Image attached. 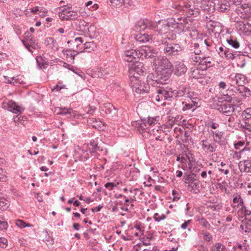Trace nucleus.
I'll list each match as a JSON object with an SVG mask.
<instances>
[{"instance_id":"2","label":"nucleus","mask_w":251,"mask_h":251,"mask_svg":"<svg viewBox=\"0 0 251 251\" xmlns=\"http://www.w3.org/2000/svg\"><path fill=\"white\" fill-rule=\"evenodd\" d=\"M85 145L86 149H82V152L80 154L81 161H85L92 156L95 158H98L100 152L103 151V142L99 137L91 139L89 142Z\"/></svg>"},{"instance_id":"13","label":"nucleus","mask_w":251,"mask_h":251,"mask_svg":"<svg viewBox=\"0 0 251 251\" xmlns=\"http://www.w3.org/2000/svg\"><path fill=\"white\" fill-rule=\"evenodd\" d=\"M80 13L72 10V7H67L62 9L59 13V16L62 21L76 20L79 17Z\"/></svg>"},{"instance_id":"36","label":"nucleus","mask_w":251,"mask_h":251,"mask_svg":"<svg viewBox=\"0 0 251 251\" xmlns=\"http://www.w3.org/2000/svg\"><path fill=\"white\" fill-rule=\"evenodd\" d=\"M37 66L40 69H46L49 65L47 58L42 56H37L36 58Z\"/></svg>"},{"instance_id":"32","label":"nucleus","mask_w":251,"mask_h":251,"mask_svg":"<svg viewBox=\"0 0 251 251\" xmlns=\"http://www.w3.org/2000/svg\"><path fill=\"white\" fill-rule=\"evenodd\" d=\"M22 43L25 48L31 47L34 50H37L40 48L37 40L34 37L26 39V41L23 40Z\"/></svg>"},{"instance_id":"35","label":"nucleus","mask_w":251,"mask_h":251,"mask_svg":"<svg viewBox=\"0 0 251 251\" xmlns=\"http://www.w3.org/2000/svg\"><path fill=\"white\" fill-rule=\"evenodd\" d=\"M89 121V123L92 124V126L95 128L100 131L104 130L105 125L101 121L94 118H90Z\"/></svg>"},{"instance_id":"62","label":"nucleus","mask_w":251,"mask_h":251,"mask_svg":"<svg viewBox=\"0 0 251 251\" xmlns=\"http://www.w3.org/2000/svg\"><path fill=\"white\" fill-rule=\"evenodd\" d=\"M86 6L89 7V9L90 10H95L98 8L99 6L98 5L97 3H94L93 4V1H89L85 4Z\"/></svg>"},{"instance_id":"1","label":"nucleus","mask_w":251,"mask_h":251,"mask_svg":"<svg viewBox=\"0 0 251 251\" xmlns=\"http://www.w3.org/2000/svg\"><path fill=\"white\" fill-rule=\"evenodd\" d=\"M172 9L175 13H181L183 16L176 19L177 22H181L184 24L186 27V24L188 23V17L193 16L197 17L200 15V9L195 6L193 2L189 0H181L179 1L173 3L172 5Z\"/></svg>"},{"instance_id":"59","label":"nucleus","mask_w":251,"mask_h":251,"mask_svg":"<svg viewBox=\"0 0 251 251\" xmlns=\"http://www.w3.org/2000/svg\"><path fill=\"white\" fill-rule=\"evenodd\" d=\"M241 87L239 88L238 90L240 91V93H244L245 95H242L244 97H246L247 94L251 95V91L250 90L246 87H244L243 85L241 86Z\"/></svg>"},{"instance_id":"51","label":"nucleus","mask_w":251,"mask_h":251,"mask_svg":"<svg viewBox=\"0 0 251 251\" xmlns=\"http://www.w3.org/2000/svg\"><path fill=\"white\" fill-rule=\"evenodd\" d=\"M128 53H130V55H131L132 56V57L135 60H137L141 58H142L140 49L128 50Z\"/></svg>"},{"instance_id":"4","label":"nucleus","mask_w":251,"mask_h":251,"mask_svg":"<svg viewBox=\"0 0 251 251\" xmlns=\"http://www.w3.org/2000/svg\"><path fill=\"white\" fill-rule=\"evenodd\" d=\"M128 84L132 91L138 94H144L149 92L150 85L139 79L138 76H132L129 78Z\"/></svg>"},{"instance_id":"48","label":"nucleus","mask_w":251,"mask_h":251,"mask_svg":"<svg viewBox=\"0 0 251 251\" xmlns=\"http://www.w3.org/2000/svg\"><path fill=\"white\" fill-rule=\"evenodd\" d=\"M197 221L203 227L208 229H210L211 226L210 224L203 217H198Z\"/></svg>"},{"instance_id":"63","label":"nucleus","mask_w":251,"mask_h":251,"mask_svg":"<svg viewBox=\"0 0 251 251\" xmlns=\"http://www.w3.org/2000/svg\"><path fill=\"white\" fill-rule=\"evenodd\" d=\"M125 60L129 62H132L134 63L136 60H135L132 56L130 55V53H128V50L125 51Z\"/></svg>"},{"instance_id":"20","label":"nucleus","mask_w":251,"mask_h":251,"mask_svg":"<svg viewBox=\"0 0 251 251\" xmlns=\"http://www.w3.org/2000/svg\"><path fill=\"white\" fill-rule=\"evenodd\" d=\"M195 5L199 8L200 11L201 9L208 14H211L215 10V1L211 0H203V1Z\"/></svg>"},{"instance_id":"26","label":"nucleus","mask_w":251,"mask_h":251,"mask_svg":"<svg viewBox=\"0 0 251 251\" xmlns=\"http://www.w3.org/2000/svg\"><path fill=\"white\" fill-rule=\"evenodd\" d=\"M187 68L186 65L181 62L177 61L175 63L174 67L173 66V72L177 76H181L185 74Z\"/></svg>"},{"instance_id":"37","label":"nucleus","mask_w":251,"mask_h":251,"mask_svg":"<svg viewBox=\"0 0 251 251\" xmlns=\"http://www.w3.org/2000/svg\"><path fill=\"white\" fill-rule=\"evenodd\" d=\"M62 52L64 55H66L67 58L70 57L72 60H74L77 54L83 52V51H76L75 50L72 49H64Z\"/></svg>"},{"instance_id":"15","label":"nucleus","mask_w":251,"mask_h":251,"mask_svg":"<svg viewBox=\"0 0 251 251\" xmlns=\"http://www.w3.org/2000/svg\"><path fill=\"white\" fill-rule=\"evenodd\" d=\"M234 22L236 23L235 25L237 30L246 36L251 35V24L247 21H242L238 17H235Z\"/></svg>"},{"instance_id":"24","label":"nucleus","mask_w":251,"mask_h":251,"mask_svg":"<svg viewBox=\"0 0 251 251\" xmlns=\"http://www.w3.org/2000/svg\"><path fill=\"white\" fill-rule=\"evenodd\" d=\"M215 10L220 12H227L230 7L228 0H217L215 1Z\"/></svg>"},{"instance_id":"41","label":"nucleus","mask_w":251,"mask_h":251,"mask_svg":"<svg viewBox=\"0 0 251 251\" xmlns=\"http://www.w3.org/2000/svg\"><path fill=\"white\" fill-rule=\"evenodd\" d=\"M45 44L47 45H51V48L54 50H57L59 49L58 44L54 38L53 37H48L45 39Z\"/></svg>"},{"instance_id":"8","label":"nucleus","mask_w":251,"mask_h":251,"mask_svg":"<svg viewBox=\"0 0 251 251\" xmlns=\"http://www.w3.org/2000/svg\"><path fill=\"white\" fill-rule=\"evenodd\" d=\"M162 44L164 45V52L168 56L178 55L183 49L179 44L169 43L167 41H162Z\"/></svg>"},{"instance_id":"6","label":"nucleus","mask_w":251,"mask_h":251,"mask_svg":"<svg viewBox=\"0 0 251 251\" xmlns=\"http://www.w3.org/2000/svg\"><path fill=\"white\" fill-rule=\"evenodd\" d=\"M225 97L221 98L225 100L226 102L222 103L220 104H217V109L221 113H223L226 116H230L235 111V105L231 104L230 102L231 101L232 98L228 96L227 94L226 95H224Z\"/></svg>"},{"instance_id":"5","label":"nucleus","mask_w":251,"mask_h":251,"mask_svg":"<svg viewBox=\"0 0 251 251\" xmlns=\"http://www.w3.org/2000/svg\"><path fill=\"white\" fill-rule=\"evenodd\" d=\"M154 99L157 101H172L174 100L173 96L172 88L166 87H156L154 93Z\"/></svg>"},{"instance_id":"9","label":"nucleus","mask_w":251,"mask_h":251,"mask_svg":"<svg viewBox=\"0 0 251 251\" xmlns=\"http://www.w3.org/2000/svg\"><path fill=\"white\" fill-rule=\"evenodd\" d=\"M146 69L143 63L136 61L134 63L128 65V76H138L137 75H144L146 74Z\"/></svg>"},{"instance_id":"58","label":"nucleus","mask_w":251,"mask_h":251,"mask_svg":"<svg viewBox=\"0 0 251 251\" xmlns=\"http://www.w3.org/2000/svg\"><path fill=\"white\" fill-rule=\"evenodd\" d=\"M16 226L20 227L21 228H25L26 227H31L33 226L28 223H26L24 221L21 220H18L16 222Z\"/></svg>"},{"instance_id":"61","label":"nucleus","mask_w":251,"mask_h":251,"mask_svg":"<svg viewBox=\"0 0 251 251\" xmlns=\"http://www.w3.org/2000/svg\"><path fill=\"white\" fill-rule=\"evenodd\" d=\"M187 97L190 99V101L193 102L194 100L198 102V104H199L200 99L198 97H197L193 93H187Z\"/></svg>"},{"instance_id":"49","label":"nucleus","mask_w":251,"mask_h":251,"mask_svg":"<svg viewBox=\"0 0 251 251\" xmlns=\"http://www.w3.org/2000/svg\"><path fill=\"white\" fill-rule=\"evenodd\" d=\"M194 54H191L189 57V61L195 65L199 66L201 61V55L198 56Z\"/></svg>"},{"instance_id":"55","label":"nucleus","mask_w":251,"mask_h":251,"mask_svg":"<svg viewBox=\"0 0 251 251\" xmlns=\"http://www.w3.org/2000/svg\"><path fill=\"white\" fill-rule=\"evenodd\" d=\"M227 43L234 49H238L240 46L239 43L236 39H234L232 37L226 39Z\"/></svg>"},{"instance_id":"43","label":"nucleus","mask_w":251,"mask_h":251,"mask_svg":"<svg viewBox=\"0 0 251 251\" xmlns=\"http://www.w3.org/2000/svg\"><path fill=\"white\" fill-rule=\"evenodd\" d=\"M239 55V54H238L237 51H234L231 49L226 48V55L224 57L225 58L233 60Z\"/></svg>"},{"instance_id":"30","label":"nucleus","mask_w":251,"mask_h":251,"mask_svg":"<svg viewBox=\"0 0 251 251\" xmlns=\"http://www.w3.org/2000/svg\"><path fill=\"white\" fill-rule=\"evenodd\" d=\"M182 104L183 105L182 110L186 112H193L200 106V104H198V102L195 100L193 102H190V100H188V102L183 101Z\"/></svg>"},{"instance_id":"53","label":"nucleus","mask_w":251,"mask_h":251,"mask_svg":"<svg viewBox=\"0 0 251 251\" xmlns=\"http://www.w3.org/2000/svg\"><path fill=\"white\" fill-rule=\"evenodd\" d=\"M194 188V193L197 194L200 192V189L201 188V183L198 179L194 180L191 183Z\"/></svg>"},{"instance_id":"14","label":"nucleus","mask_w":251,"mask_h":251,"mask_svg":"<svg viewBox=\"0 0 251 251\" xmlns=\"http://www.w3.org/2000/svg\"><path fill=\"white\" fill-rule=\"evenodd\" d=\"M156 70L173 72V65L165 57L160 56L155 61Z\"/></svg>"},{"instance_id":"46","label":"nucleus","mask_w":251,"mask_h":251,"mask_svg":"<svg viewBox=\"0 0 251 251\" xmlns=\"http://www.w3.org/2000/svg\"><path fill=\"white\" fill-rule=\"evenodd\" d=\"M59 111L58 114L60 115L67 116L73 113L74 110L72 108H67L65 107H58Z\"/></svg>"},{"instance_id":"64","label":"nucleus","mask_w":251,"mask_h":251,"mask_svg":"<svg viewBox=\"0 0 251 251\" xmlns=\"http://www.w3.org/2000/svg\"><path fill=\"white\" fill-rule=\"evenodd\" d=\"M8 207L7 203L6 201L3 198H0V209L1 210H4L7 209Z\"/></svg>"},{"instance_id":"17","label":"nucleus","mask_w":251,"mask_h":251,"mask_svg":"<svg viewBox=\"0 0 251 251\" xmlns=\"http://www.w3.org/2000/svg\"><path fill=\"white\" fill-rule=\"evenodd\" d=\"M157 23L149 20L147 19L141 20L136 24V28H139L141 31H144L146 29H151L155 30L157 27Z\"/></svg>"},{"instance_id":"16","label":"nucleus","mask_w":251,"mask_h":251,"mask_svg":"<svg viewBox=\"0 0 251 251\" xmlns=\"http://www.w3.org/2000/svg\"><path fill=\"white\" fill-rule=\"evenodd\" d=\"M234 148L236 150H239V155L238 156V153L235 152L237 154V157L238 159L241 158V155H247V153H250L251 152V146H250L249 142H246L245 141L241 140L238 141L236 143L234 144Z\"/></svg>"},{"instance_id":"33","label":"nucleus","mask_w":251,"mask_h":251,"mask_svg":"<svg viewBox=\"0 0 251 251\" xmlns=\"http://www.w3.org/2000/svg\"><path fill=\"white\" fill-rule=\"evenodd\" d=\"M141 51L142 58H151L154 57L153 54L155 53L153 50L151 49L150 47L144 46L140 49Z\"/></svg>"},{"instance_id":"10","label":"nucleus","mask_w":251,"mask_h":251,"mask_svg":"<svg viewBox=\"0 0 251 251\" xmlns=\"http://www.w3.org/2000/svg\"><path fill=\"white\" fill-rule=\"evenodd\" d=\"M239 219L242 221L239 229L243 233L251 232V210L243 213L242 215H238Z\"/></svg>"},{"instance_id":"31","label":"nucleus","mask_w":251,"mask_h":251,"mask_svg":"<svg viewBox=\"0 0 251 251\" xmlns=\"http://www.w3.org/2000/svg\"><path fill=\"white\" fill-rule=\"evenodd\" d=\"M147 82H148L149 85H151L152 86L156 87L161 85L160 84V79L158 76V74H156L155 72V74L151 73L148 75L147 77Z\"/></svg>"},{"instance_id":"45","label":"nucleus","mask_w":251,"mask_h":251,"mask_svg":"<svg viewBox=\"0 0 251 251\" xmlns=\"http://www.w3.org/2000/svg\"><path fill=\"white\" fill-rule=\"evenodd\" d=\"M211 133L213 137L214 142L220 144L222 141V138L224 134L223 132L219 130H215L212 131Z\"/></svg>"},{"instance_id":"27","label":"nucleus","mask_w":251,"mask_h":251,"mask_svg":"<svg viewBox=\"0 0 251 251\" xmlns=\"http://www.w3.org/2000/svg\"><path fill=\"white\" fill-rule=\"evenodd\" d=\"M155 73L158 74V76L160 79V84L163 85L168 84L169 82L170 78L173 72L160 71L155 70Z\"/></svg>"},{"instance_id":"54","label":"nucleus","mask_w":251,"mask_h":251,"mask_svg":"<svg viewBox=\"0 0 251 251\" xmlns=\"http://www.w3.org/2000/svg\"><path fill=\"white\" fill-rule=\"evenodd\" d=\"M152 239V236L150 235L147 236L146 235L142 234L140 237V239L142 241L143 244L145 246L151 245V240Z\"/></svg>"},{"instance_id":"18","label":"nucleus","mask_w":251,"mask_h":251,"mask_svg":"<svg viewBox=\"0 0 251 251\" xmlns=\"http://www.w3.org/2000/svg\"><path fill=\"white\" fill-rule=\"evenodd\" d=\"M2 107L14 114H21L25 110V108L22 106L18 105L12 100L3 102L2 103Z\"/></svg>"},{"instance_id":"7","label":"nucleus","mask_w":251,"mask_h":251,"mask_svg":"<svg viewBox=\"0 0 251 251\" xmlns=\"http://www.w3.org/2000/svg\"><path fill=\"white\" fill-rule=\"evenodd\" d=\"M236 16H239L242 19L249 20L251 18V6L249 3H243L237 6L235 13H232L231 18L234 19Z\"/></svg>"},{"instance_id":"12","label":"nucleus","mask_w":251,"mask_h":251,"mask_svg":"<svg viewBox=\"0 0 251 251\" xmlns=\"http://www.w3.org/2000/svg\"><path fill=\"white\" fill-rule=\"evenodd\" d=\"M232 201L233 204L231 205V207L236 209L239 207V209L237 211V215H242L243 213L250 210L245 205L243 199L241 196L238 194L233 195Z\"/></svg>"},{"instance_id":"19","label":"nucleus","mask_w":251,"mask_h":251,"mask_svg":"<svg viewBox=\"0 0 251 251\" xmlns=\"http://www.w3.org/2000/svg\"><path fill=\"white\" fill-rule=\"evenodd\" d=\"M227 79L230 82L231 85H235L242 86L247 81L245 75L242 74H231L227 77Z\"/></svg>"},{"instance_id":"25","label":"nucleus","mask_w":251,"mask_h":251,"mask_svg":"<svg viewBox=\"0 0 251 251\" xmlns=\"http://www.w3.org/2000/svg\"><path fill=\"white\" fill-rule=\"evenodd\" d=\"M247 159L240 161L238 163V167L242 173H251V155H246Z\"/></svg>"},{"instance_id":"11","label":"nucleus","mask_w":251,"mask_h":251,"mask_svg":"<svg viewBox=\"0 0 251 251\" xmlns=\"http://www.w3.org/2000/svg\"><path fill=\"white\" fill-rule=\"evenodd\" d=\"M161 28L157 29L158 34L162 36V41L169 40L173 41L176 39V32L174 30H171L169 29L170 24H166L163 25Z\"/></svg>"},{"instance_id":"29","label":"nucleus","mask_w":251,"mask_h":251,"mask_svg":"<svg viewBox=\"0 0 251 251\" xmlns=\"http://www.w3.org/2000/svg\"><path fill=\"white\" fill-rule=\"evenodd\" d=\"M187 85L183 84L178 86L176 89L172 88L173 98L175 100L183 97L186 93Z\"/></svg>"},{"instance_id":"23","label":"nucleus","mask_w":251,"mask_h":251,"mask_svg":"<svg viewBox=\"0 0 251 251\" xmlns=\"http://www.w3.org/2000/svg\"><path fill=\"white\" fill-rule=\"evenodd\" d=\"M200 145L204 151L210 153L214 152L217 148L215 143L207 139L201 140L200 142Z\"/></svg>"},{"instance_id":"52","label":"nucleus","mask_w":251,"mask_h":251,"mask_svg":"<svg viewBox=\"0 0 251 251\" xmlns=\"http://www.w3.org/2000/svg\"><path fill=\"white\" fill-rule=\"evenodd\" d=\"M87 23L84 20H80L76 23V28L78 31H84L86 30Z\"/></svg>"},{"instance_id":"38","label":"nucleus","mask_w":251,"mask_h":251,"mask_svg":"<svg viewBox=\"0 0 251 251\" xmlns=\"http://www.w3.org/2000/svg\"><path fill=\"white\" fill-rule=\"evenodd\" d=\"M200 42L201 43L200 45L201 46V48L203 49V50H206L207 51L209 52L212 51V47L214 46L213 42L210 39H205L203 40L201 39L200 40Z\"/></svg>"},{"instance_id":"44","label":"nucleus","mask_w":251,"mask_h":251,"mask_svg":"<svg viewBox=\"0 0 251 251\" xmlns=\"http://www.w3.org/2000/svg\"><path fill=\"white\" fill-rule=\"evenodd\" d=\"M239 55V54H238L237 51H234L231 49L226 48V55L224 57L225 58L233 60Z\"/></svg>"},{"instance_id":"40","label":"nucleus","mask_w":251,"mask_h":251,"mask_svg":"<svg viewBox=\"0 0 251 251\" xmlns=\"http://www.w3.org/2000/svg\"><path fill=\"white\" fill-rule=\"evenodd\" d=\"M200 44L201 43L200 41L199 43L192 44L191 48H192V50H194V53L196 55H201V54H203L205 53V50H204L203 49L201 48Z\"/></svg>"},{"instance_id":"28","label":"nucleus","mask_w":251,"mask_h":251,"mask_svg":"<svg viewBox=\"0 0 251 251\" xmlns=\"http://www.w3.org/2000/svg\"><path fill=\"white\" fill-rule=\"evenodd\" d=\"M134 38L136 41L141 43H145L149 42L152 40L153 36L152 34H149L148 33H138L134 34Z\"/></svg>"},{"instance_id":"39","label":"nucleus","mask_w":251,"mask_h":251,"mask_svg":"<svg viewBox=\"0 0 251 251\" xmlns=\"http://www.w3.org/2000/svg\"><path fill=\"white\" fill-rule=\"evenodd\" d=\"M184 150L183 151V154L185 155L184 158H185L187 161H188V168L189 170H191L192 168V160L191 158H192L193 154L191 153L189 150L188 147H186L185 145H183Z\"/></svg>"},{"instance_id":"50","label":"nucleus","mask_w":251,"mask_h":251,"mask_svg":"<svg viewBox=\"0 0 251 251\" xmlns=\"http://www.w3.org/2000/svg\"><path fill=\"white\" fill-rule=\"evenodd\" d=\"M210 251H227V250L222 243H216L211 246Z\"/></svg>"},{"instance_id":"3","label":"nucleus","mask_w":251,"mask_h":251,"mask_svg":"<svg viewBox=\"0 0 251 251\" xmlns=\"http://www.w3.org/2000/svg\"><path fill=\"white\" fill-rule=\"evenodd\" d=\"M159 119L160 117L159 116L155 117H148L147 118H144L140 121L136 122V128L140 133H147L148 134L150 132L149 127L157 124Z\"/></svg>"},{"instance_id":"56","label":"nucleus","mask_w":251,"mask_h":251,"mask_svg":"<svg viewBox=\"0 0 251 251\" xmlns=\"http://www.w3.org/2000/svg\"><path fill=\"white\" fill-rule=\"evenodd\" d=\"M196 175L194 173L192 174L185 175L184 176V181L185 183H190L193 182L194 180L196 179L195 177Z\"/></svg>"},{"instance_id":"60","label":"nucleus","mask_w":251,"mask_h":251,"mask_svg":"<svg viewBox=\"0 0 251 251\" xmlns=\"http://www.w3.org/2000/svg\"><path fill=\"white\" fill-rule=\"evenodd\" d=\"M166 218V216L165 214H162L161 215L158 213H155L153 215V219L155 222H159L162 220H163Z\"/></svg>"},{"instance_id":"57","label":"nucleus","mask_w":251,"mask_h":251,"mask_svg":"<svg viewBox=\"0 0 251 251\" xmlns=\"http://www.w3.org/2000/svg\"><path fill=\"white\" fill-rule=\"evenodd\" d=\"M201 234L203 236V239L206 242H210L212 240L213 237L212 235L208 232L202 230H201Z\"/></svg>"},{"instance_id":"21","label":"nucleus","mask_w":251,"mask_h":251,"mask_svg":"<svg viewBox=\"0 0 251 251\" xmlns=\"http://www.w3.org/2000/svg\"><path fill=\"white\" fill-rule=\"evenodd\" d=\"M242 117L244 125L242 123L241 125L244 128L251 131V107L246 108L242 112Z\"/></svg>"},{"instance_id":"34","label":"nucleus","mask_w":251,"mask_h":251,"mask_svg":"<svg viewBox=\"0 0 251 251\" xmlns=\"http://www.w3.org/2000/svg\"><path fill=\"white\" fill-rule=\"evenodd\" d=\"M170 24V25L174 28L175 32L177 34H180L185 30V26L184 25V24H182L181 22H177L176 21V19L174 18V22L172 23H168Z\"/></svg>"},{"instance_id":"42","label":"nucleus","mask_w":251,"mask_h":251,"mask_svg":"<svg viewBox=\"0 0 251 251\" xmlns=\"http://www.w3.org/2000/svg\"><path fill=\"white\" fill-rule=\"evenodd\" d=\"M103 111L106 114H114L115 115L116 113V109L115 107L111 103H108L104 105Z\"/></svg>"},{"instance_id":"22","label":"nucleus","mask_w":251,"mask_h":251,"mask_svg":"<svg viewBox=\"0 0 251 251\" xmlns=\"http://www.w3.org/2000/svg\"><path fill=\"white\" fill-rule=\"evenodd\" d=\"M214 65V59L212 57L205 53L201 54L199 66L201 67L202 70H206Z\"/></svg>"},{"instance_id":"47","label":"nucleus","mask_w":251,"mask_h":251,"mask_svg":"<svg viewBox=\"0 0 251 251\" xmlns=\"http://www.w3.org/2000/svg\"><path fill=\"white\" fill-rule=\"evenodd\" d=\"M203 71V70H200L198 68L194 69L191 70V76L194 79L201 78L203 75L202 74Z\"/></svg>"}]
</instances>
